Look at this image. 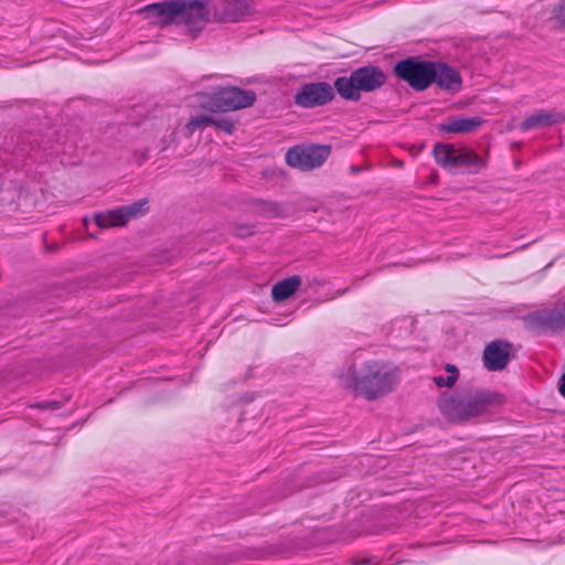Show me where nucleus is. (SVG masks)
Segmentation results:
<instances>
[{
    "label": "nucleus",
    "instance_id": "nucleus-7",
    "mask_svg": "<svg viewBox=\"0 0 565 565\" xmlns=\"http://www.w3.org/2000/svg\"><path fill=\"white\" fill-rule=\"evenodd\" d=\"M334 83L312 82L302 84L294 95L295 105L310 109L324 106L335 98Z\"/></svg>",
    "mask_w": 565,
    "mask_h": 565
},
{
    "label": "nucleus",
    "instance_id": "nucleus-26",
    "mask_svg": "<svg viewBox=\"0 0 565 565\" xmlns=\"http://www.w3.org/2000/svg\"><path fill=\"white\" fill-rule=\"evenodd\" d=\"M558 391H559L561 395L565 397V373L561 377Z\"/></svg>",
    "mask_w": 565,
    "mask_h": 565
},
{
    "label": "nucleus",
    "instance_id": "nucleus-12",
    "mask_svg": "<svg viewBox=\"0 0 565 565\" xmlns=\"http://www.w3.org/2000/svg\"><path fill=\"white\" fill-rule=\"evenodd\" d=\"M397 79L407 83L416 92H424V56L399 60L392 68Z\"/></svg>",
    "mask_w": 565,
    "mask_h": 565
},
{
    "label": "nucleus",
    "instance_id": "nucleus-11",
    "mask_svg": "<svg viewBox=\"0 0 565 565\" xmlns=\"http://www.w3.org/2000/svg\"><path fill=\"white\" fill-rule=\"evenodd\" d=\"M433 83L448 93L455 94L461 89L462 79L454 67L443 62L426 61V88Z\"/></svg>",
    "mask_w": 565,
    "mask_h": 565
},
{
    "label": "nucleus",
    "instance_id": "nucleus-15",
    "mask_svg": "<svg viewBox=\"0 0 565 565\" xmlns=\"http://www.w3.org/2000/svg\"><path fill=\"white\" fill-rule=\"evenodd\" d=\"M565 121V114L556 110H537L527 116L521 124L522 130L545 128Z\"/></svg>",
    "mask_w": 565,
    "mask_h": 565
},
{
    "label": "nucleus",
    "instance_id": "nucleus-32",
    "mask_svg": "<svg viewBox=\"0 0 565 565\" xmlns=\"http://www.w3.org/2000/svg\"><path fill=\"white\" fill-rule=\"evenodd\" d=\"M51 249H52V250H55V249H56V246L51 245Z\"/></svg>",
    "mask_w": 565,
    "mask_h": 565
},
{
    "label": "nucleus",
    "instance_id": "nucleus-25",
    "mask_svg": "<svg viewBox=\"0 0 565 565\" xmlns=\"http://www.w3.org/2000/svg\"><path fill=\"white\" fill-rule=\"evenodd\" d=\"M424 149V142L419 143L418 146H412L409 148V153L413 156V157H417L420 151Z\"/></svg>",
    "mask_w": 565,
    "mask_h": 565
},
{
    "label": "nucleus",
    "instance_id": "nucleus-23",
    "mask_svg": "<svg viewBox=\"0 0 565 565\" xmlns=\"http://www.w3.org/2000/svg\"><path fill=\"white\" fill-rule=\"evenodd\" d=\"M68 399H70V397H66L63 401H56V399L42 401V402H38V403L33 404L32 407L41 409V411H52L53 412V411H57V409L62 408L64 406L65 402Z\"/></svg>",
    "mask_w": 565,
    "mask_h": 565
},
{
    "label": "nucleus",
    "instance_id": "nucleus-29",
    "mask_svg": "<svg viewBox=\"0 0 565 565\" xmlns=\"http://www.w3.org/2000/svg\"><path fill=\"white\" fill-rule=\"evenodd\" d=\"M351 170H352V171H358V170H359V168H356V167L352 166V167H351Z\"/></svg>",
    "mask_w": 565,
    "mask_h": 565
},
{
    "label": "nucleus",
    "instance_id": "nucleus-16",
    "mask_svg": "<svg viewBox=\"0 0 565 565\" xmlns=\"http://www.w3.org/2000/svg\"><path fill=\"white\" fill-rule=\"evenodd\" d=\"M482 124L483 119L480 117H450L439 125V129L444 132L465 135L476 131Z\"/></svg>",
    "mask_w": 565,
    "mask_h": 565
},
{
    "label": "nucleus",
    "instance_id": "nucleus-4",
    "mask_svg": "<svg viewBox=\"0 0 565 565\" xmlns=\"http://www.w3.org/2000/svg\"><path fill=\"white\" fill-rule=\"evenodd\" d=\"M387 76L376 65L369 64L353 70L349 76L334 79L339 96L349 102H359L362 93L374 92L386 83Z\"/></svg>",
    "mask_w": 565,
    "mask_h": 565
},
{
    "label": "nucleus",
    "instance_id": "nucleus-22",
    "mask_svg": "<svg viewBox=\"0 0 565 565\" xmlns=\"http://www.w3.org/2000/svg\"><path fill=\"white\" fill-rule=\"evenodd\" d=\"M228 232L237 238H246L256 233V225L252 223L232 222Z\"/></svg>",
    "mask_w": 565,
    "mask_h": 565
},
{
    "label": "nucleus",
    "instance_id": "nucleus-27",
    "mask_svg": "<svg viewBox=\"0 0 565 565\" xmlns=\"http://www.w3.org/2000/svg\"><path fill=\"white\" fill-rule=\"evenodd\" d=\"M370 562H371V559H370V558H364V559H362V561H361L359 564H356V565H367V564H370Z\"/></svg>",
    "mask_w": 565,
    "mask_h": 565
},
{
    "label": "nucleus",
    "instance_id": "nucleus-30",
    "mask_svg": "<svg viewBox=\"0 0 565 565\" xmlns=\"http://www.w3.org/2000/svg\"><path fill=\"white\" fill-rule=\"evenodd\" d=\"M397 166L403 167V161H398Z\"/></svg>",
    "mask_w": 565,
    "mask_h": 565
},
{
    "label": "nucleus",
    "instance_id": "nucleus-1",
    "mask_svg": "<svg viewBox=\"0 0 565 565\" xmlns=\"http://www.w3.org/2000/svg\"><path fill=\"white\" fill-rule=\"evenodd\" d=\"M136 13L159 29L183 23L193 38H198L210 21L207 1L203 0H163L147 4Z\"/></svg>",
    "mask_w": 565,
    "mask_h": 565
},
{
    "label": "nucleus",
    "instance_id": "nucleus-31",
    "mask_svg": "<svg viewBox=\"0 0 565 565\" xmlns=\"http://www.w3.org/2000/svg\"><path fill=\"white\" fill-rule=\"evenodd\" d=\"M51 249H52V250H55V249H56V246L51 245Z\"/></svg>",
    "mask_w": 565,
    "mask_h": 565
},
{
    "label": "nucleus",
    "instance_id": "nucleus-2",
    "mask_svg": "<svg viewBox=\"0 0 565 565\" xmlns=\"http://www.w3.org/2000/svg\"><path fill=\"white\" fill-rule=\"evenodd\" d=\"M504 396L488 390H473L467 393H443L438 398L441 414L454 423L491 414L504 403Z\"/></svg>",
    "mask_w": 565,
    "mask_h": 565
},
{
    "label": "nucleus",
    "instance_id": "nucleus-14",
    "mask_svg": "<svg viewBox=\"0 0 565 565\" xmlns=\"http://www.w3.org/2000/svg\"><path fill=\"white\" fill-rule=\"evenodd\" d=\"M206 126H215L217 129L232 135L236 128V120L230 116L214 117L210 115H198L192 117L186 124V128L191 132Z\"/></svg>",
    "mask_w": 565,
    "mask_h": 565
},
{
    "label": "nucleus",
    "instance_id": "nucleus-21",
    "mask_svg": "<svg viewBox=\"0 0 565 565\" xmlns=\"http://www.w3.org/2000/svg\"><path fill=\"white\" fill-rule=\"evenodd\" d=\"M126 222L145 215L149 211L148 199L136 201L129 205L122 206Z\"/></svg>",
    "mask_w": 565,
    "mask_h": 565
},
{
    "label": "nucleus",
    "instance_id": "nucleus-19",
    "mask_svg": "<svg viewBox=\"0 0 565 565\" xmlns=\"http://www.w3.org/2000/svg\"><path fill=\"white\" fill-rule=\"evenodd\" d=\"M252 205L255 209V212L259 215L269 216V217L286 216L284 204L278 203V202L256 199V200H253Z\"/></svg>",
    "mask_w": 565,
    "mask_h": 565
},
{
    "label": "nucleus",
    "instance_id": "nucleus-20",
    "mask_svg": "<svg viewBox=\"0 0 565 565\" xmlns=\"http://www.w3.org/2000/svg\"><path fill=\"white\" fill-rule=\"evenodd\" d=\"M445 371L447 373L444 375H435L431 377V381L436 384L437 387H454L459 379V371L454 364H446Z\"/></svg>",
    "mask_w": 565,
    "mask_h": 565
},
{
    "label": "nucleus",
    "instance_id": "nucleus-17",
    "mask_svg": "<svg viewBox=\"0 0 565 565\" xmlns=\"http://www.w3.org/2000/svg\"><path fill=\"white\" fill-rule=\"evenodd\" d=\"M301 281L299 275H292L274 284L271 287L273 301L279 303L292 297L301 286Z\"/></svg>",
    "mask_w": 565,
    "mask_h": 565
},
{
    "label": "nucleus",
    "instance_id": "nucleus-18",
    "mask_svg": "<svg viewBox=\"0 0 565 565\" xmlns=\"http://www.w3.org/2000/svg\"><path fill=\"white\" fill-rule=\"evenodd\" d=\"M94 222L99 228L126 225L122 206L94 213Z\"/></svg>",
    "mask_w": 565,
    "mask_h": 565
},
{
    "label": "nucleus",
    "instance_id": "nucleus-9",
    "mask_svg": "<svg viewBox=\"0 0 565 565\" xmlns=\"http://www.w3.org/2000/svg\"><path fill=\"white\" fill-rule=\"evenodd\" d=\"M207 9L213 11L216 22L234 23L244 20L254 12L253 0H206Z\"/></svg>",
    "mask_w": 565,
    "mask_h": 565
},
{
    "label": "nucleus",
    "instance_id": "nucleus-5",
    "mask_svg": "<svg viewBox=\"0 0 565 565\" xmlns=\"http://www.w3.org/2000/svg\"><path fill=\"white\" fill-rule=\"evenodd\" d=\"M198 107L209 113H226L247 108L256 102V93L236 86L217 87L211 93H198Z\"/></svg>",
    "mask_w": 565,
    "mask_h": 565
},
{
    "label": "nucleus",
    "instance_id": "nucleus-13",
    "mask_svg": "<svg viewBox=\"0 0 565 565\" xmlns=\"http://www.w3.org/2000/svg\"><path fill=\"white\" fill-rule=\"evenodd\" d=\"M511 345L502 341H493L483 352V363L489 371L503 370L510 360Z\"/></svg>",
    "mask_w": 565,
    "mask_h": 565
},
{
    "label": "nucleus",
    "instance_id": "nucleus-3",
    "mask_svg": "<svg viewBox=\"0 0 565 565\" xmlns=\"http://www.w3.org/2000/svg\"><path fill=\"white\" fill-rule=\"evenodd\" d=\"M351 386L367 401L377 399L391 393L398 382V370L379 361H366L359 372L349 369Z\"/></svg>",
    "mask_w": 565,
    "mask_h": 565
},
{
    "label": "nucleus",
    "instance_id": "nucleus-24",
    "mask_svg": "<svg viewBox=\"0 0 565 565\" xmlns=\"http://www.w3.org/2000/svg\"><path fill=\"white\" fill-rule=\"evenodd\" d=\"M552 19L561 25L565 26V0H561L552 11Z\"/></svg>",
    "mask_w": 565,
    "mask_h": 565
},
{
    "label": "nucleus",
    "instance_id": "nucleus-8",
    "mask_svg": "<svg viewBox=\"0 0 565 565\" xmlns=\"http://www.w3.org/2000/svg\"><path fill=\"white\" fill-rule=\"evenodd\" d=\"M436 161L446 168L467 167L476 171L484 168V161L468 148H456L454 145H437L434 149Z\"/></svg>",
    "mask_w": 565,
    "mask_h": 565
},
{
    "label": "nucleus",
    "instance_id": "nucleus-10",
    "mask_svg": "<svg viewBox=\"0 0 565 565\" xmlns=\"http://www.w3.org/2000/svg\"><path fill=\"white\" fill-rule=\"evenodd\" d=\"M525 327L532 331H565V302L554 308H545L524 317Z\"/></svg>",
    "mask_w": 565,
    "mask_h": 565
},
{
    "label": "nucleus",
    "instance_id": "nucleus-6",
    "mask_svg": "<svg viewBox=\"0 0 565 565\" xmlns=\"http://www.w3.org/2000/svg\"><path fill=\"white\" fill-rule=\"evenodd\" d=\"M330 145L299 143L289 148L285 160L289 167L301 171H310L321 167L331 154Z\"/></svg>",
    "mask_w": 565,
    "mask_h": 565
},
{
    "label": "nucleus",
    "instance_id": "nucleus-28",
    "mask_svg": "<svg viewBox=\"0 0 565 565\" xmlns=\"http://www.w3.org/2000/svg\"><path fill=\"white\" fill-rule=\"evenodd\" d=\"M83 222H84V224H85V225H87V224H88V218L85 216V217L83 218Z\"/></svg>",
    "mask_w": 565,
    "mask_h": 565
}]
</instances>
